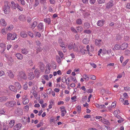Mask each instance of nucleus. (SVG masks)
<instances>
[{"label":"nucleus","instance_id":"13","mask_svg":"<svg viewBox=\"0 0 130 130\" xmlns=\"http://www.w3.org/2000/svg\"><path fill=\"white\" fill-rule=\"evenodd\" d=\"M20 35L21 37L23 38H25L27 37V34L24 31H22L21 32Z\"/></svg>","mask_w":130,"mask_h":130},{"label":"nucleus","instance_id":"9","mask_svg":"<svg viewBox=\"0 0 130 130\" xmlns=\"http://www.w3.org/2000/svg\"><path fill=\"white\" fill-rule=\"evenodd\" d=\"M26 17L25 15L21 14L19 16L18 19L20 21H25L26 20Z\"/></svg>","mask_w":130,"mask_h":130},{"label":"nucleus","instance_id":"8","mask_svg":"<svg viewBox=\"0 0 130 130\" xmlns=\"http://www.w3.org/2000/svg\"><path fill=\"white\" fill-rule=\"evenodd\" d=\"M22 126V125L20 123L17 124L13 127V129L14 130H19L21 128Z\"/></svg>","mask_w":130,"mask_h":130},{"label":"nucleus","instance_id":"3","mask_svg":"<svg viewBox=\"0 0 130 130\" xmlns=\"http://www.w3.org/2000/svg\"><path fill=\"white\" fill-rule=\"evenodd\" d=\"M16 104V103L14 101L7 102L5 103V105L8 107H11Z\"/></svg>","mask_w":130,"mask_h":130},{"label":"nucleus","instance_id":"28","mask_svg":"<svg viewBox=\"0 0 130 130\" xmlns=\"http://www.w3.org/2000/svg\"><path fill=\"white\" fill-rule=\"evenodd\" d=\"M57 62L58 63L60 64L61 63V60L59 56H57L56 57Z\"/></svg>","mask_w":130,"mask_h":130},{"label":"nucleus","instance_id":"64","mask_svg":"<svg viewBox=\"0 0 130 130\" xmlns=\"http://www.w3.org/2000/svg\"><path fill=\"white\" fill-rule=\"evenodd\" d=\"M124 89L125 90L130 91V87H124Z\"/></svg>","mask_w":130,"mask_h":130},{"label":"nucleus","instance_id":"30","mask_svg":"<svg viewBox=\"0 0 130 130\" xmlns=\"http://www.w3.org/2000/svg\"><path fill=\"white\" fill-rule=\"evenodd\" d=\"M36 49L37 51L38 52H41L42 51V49L39 46H37L36 47Z\"/></svg>","mask_w":130,"mask_h":130},{"label":"nucleus","instance_id":"7","mask_svg":"<svg viewBox=\"0 0 130 130\" xmlns=\"http://www.w3.org/2000/svg\"><path fill=\"white\" fill-rule=\"evenodd\" d=\"M38 29L39 31H42L44 30L43 25L41 23H40L37 26Z\"/></svg>","mask_w":130,"mask_h":130},{"label":"nucleus","instance_id":"63","mask_svg":"<svg viewBox=\"0 0 130 130\" xmlns=\"http://www.w3.org/2000/svg\"><path fill=\"white\" fill-rule=\"evenodd\" d=\"M130 51L128 50H126L124 51V53L125 55H127L129 53Z\"/></svg>","mask_w":130,"mask_h":130},{"label":"nucleus","instance_id":"33","mask_svg":"<svg viewBox=\"0 0 130 130\" xmlns=\"http://www.w3.org/2000/svg\"><path fill=\"white\" fill-rule=\"evenodd\" d=\"M114 47L116 50H119L121 48V46H120L119 45L116 44L115 46Z\"/></svg>","mask_w":130,"mask_h":130},{"label":"nucleus","instance_id":"48","mask_svg":"<svg viewBox=\"0 0 130 130\" xmlns=\"http://www.w3.org/2000/svg\"><path fill=\"white\" fill-rule=\"evenodd\" d=\"M35 42V43H36V44L38 46H39L41 44L40 42L38 40H36Z\"/></svg>","mask_w":130,"mask_h":130},{"label":"nucleus","instance_id":"49","mask_svg":"<svg viewBox=\"0 0 130 130\" xmlns=\"http://www.w3.org/2000/svg\"><path fill=\"white\" fill-rule=\"evenodd\" d=\"M96 0H89L90 3L92 5L94 4Z\"/></svg>","mask_w":130,"mask_h":130},{"label":"nucleus","instance_id":"22","mask_svg":"<svg viewBox=\"0 0 130 130\" xmlns=\"http://www.w3.org/2000/svg\"><path fill=\"white\" fill-rule=\"evenodd\" d=\"M89 40L87 38H84L83 40V42L84 44H88L89 42Z\"/></svg>","mask_w":130,"mask_h":130},{"label":"nucleus","instance_id":"34","mask_svg":"<svg viewBox=\"0 0 130 130\" xmlns=\"http://www.w3.org/2000/svg\"><path fill=\"white\" fill-rule=\"evenodd\" d=\"M18 4L17 3L14 4V5H12V8L13 9H16L18 5Z\"/></svg>","mask_w":130,"mask_h":130},{"label":"nucleus","instance_id":"50","mask_svg":"<svg viewBox=\"0 0 130 130\" xmlns=\"http://www.w3.org/2000/svg\"><path fill=\"white\" fill-rule=\"evenodd\" d=\"M61 116L62 117H63L64 115L65 114L67 113V111L66 110H65L63 111H61Z\"/></svg>","mask_w":130,"mask_h":130},{"label":"nucleus","instance_id":"62","mask_svg":"<svg viewBox=\"0 0 130 130\" xmlns=\"http://www.w3.org/2000/svg\"><path fill=\"white\" fill-rule=\"evenodd\" d=\"M13 28V27L12 26L11 27L9 26L7 27V28H6L8 30H12Z\"/></svg>","mask_w":130,"mask_h":130},{"label":"nucleus","instance_id":"60","mask_svg":"<svg viewBox=\"0 0 130 130\" xmlns=\"http://www.w3.org/2000/svg\"><path fill=\"white\" fill-rule=\"evenodd\" d=\"M95 118L96 119H99V120L101 121V119H102L103 118H102V117L101 116H96L95 117Z\"/></svg>","mask_w":130,"mask_h":130},{"label":"nucleus","instance_id":"20","mask_svg":"<svg viewBox=\"0 0 130 130\" xmlns=\"http://www.w3.org/2000/svg\"><path fill=\"white\" fill-rule=\"evenodd\" d=\"M15 85L17 87L18 89H20L21 88L20 84L18 82H16L15 83Z\"/></svg>","mask_w":130,"mask_h":130},{"label":"nucleus","instance_id":"4","mask_svg":"<svg viewBox=\"0 0 130 130\" xmlns=\"http://www.w3.org/2000/svg\"><path fill=\"white\" fill-rule=\"evenodd\" d=\"M16 34H14L12 35L10 33H8L7 34V39L8 40H10L11 39L12 40H14L15 39L16 37Z\"/></svg>","mask_w":130,"mask_h":130},{"label":"nucleus","instance_id":"51","mask_svg":"<svg viewBox=\"0 0 130 130\" xmlns=\"http://www.w3.org/2000/svg\"><path fill=\"white\" fill-rule=\"evenodd\" d=\"M28 35L31 37L32 38H33L34 37V36L33 35V34L32 32H31L30 31H29L28 32Z\"/></svg>","mask_w":130,"mask_h":130},{"label":"nucleus","instance_id":"57","mask_svg":"<svg viewBox=\"0 0 130 130\" xmlns=\"http://www.w3.org/2000/svg\"><path fill=\"white\" fill-rule=\"evenodd\" d=\"M61 109V111H63L66 110V109H65V108L64 106H62L60 108Z\"/></svg>","mask_w":130,"mask_h":130},{"label":"nucleus","instance_id":"18","mask_svg":"<svg viewBox=\"0 0 130 130\" xmlns=\"http://www.w3.org/2000/svg\"><path fill=\"white\" fill-rule=\"evenodd\" d=\"M15 56L18 59L22 60L23 58L22 55L21 54L18 53L16 54Z\"/></svg>","mask_w":130,"mask_h":130},{"label":"nucleus","instance_id":"11","mask_svg":"<svg viewBox=\"0 0 130 130\" xmlns=\"http://www.w3.org/2000/svg\"><path fill=\"white\" fill-rule=\"evenodd\" d=\"M83 27L86 29H88L90 27V24L88 22L85 23L83 25Z\"/></svg>","mask_w":130,"mask_h":130},{"label":"nucleus","instance_id":"52","mask_svg":"<svg viewBox=\"0 0 130 130\" xmlns=\"http://www.w3.org/2000/svg\"><path fill=\"white\" fill-rule=\"evenodd\" d=\"M59 54L61 58H62L63 56V53L60 51H59Z\"/></svg>","mask_w":130,"mask_h":130},{"label":"nucleus","instance_id":"29","mask_svg":"<svg viewBox=\"0 0 130 130\" xmlns=\"http://www.w3.org/2000/svg\"><path fill=\"white\" fill-rule=\"evenodd\" d=\"M44 21L46 23H47L48 24H49L51 23V20L50 18H48L47 19H44Z\"/></svg>","mask_w":130,"mask_h":130},{"label":"nucleus","instance_id":"32","mask_svg":"<svg viewBox=\"0 0 130 130\" xmlns=\"http://www.w3.org/2000/svg\"><path fill=\"white\" fill-rule=\"evenodd\" d=\"M76 108L77 109V111L78 113H80L81 110V107L80 105H78L76 107Z\"/></svg>","mask_w":130,"mask_h":130},{"label":"nucleus","instance_id":"37","mask_svg":"<svg viewBox=\"0 0 130 130\" xmlns=\"http://www.w3.org/2000/svg\"><path fill=\"white\" fill-rule=\"evenodd\" d=\"M87 97L86 96H85L81 100V102H84V101H85L87 99Z\"/></svg>","mask_w":130,"mask_h":130},{"label":"nucleus","instance_id":"27","mask_svg":"<svg viewBox=\"0 0 130 130\" xmlns=\"http://www.w3.org/2000/svg\"><path fill=\"white\" fill-rule=\"evenodd\" d=\"M76 23L78 24L81 25L82 23V21L80 19H78L76 20Z\"/></svg>","mask_w":130,"mask_h":130},{"label":"nucleus","instance_id":"42","mask_svg":"<svg viewBox=\"0 0 130 130\" xmlns=\"http://www.w3.org/2000/svg\"><path fill=\"white\" fill-rule=\"evenodd\" d=\"M78 48L76 46V45H75V43L74 44L73 46V50L74 51H78Z\"/></svg>","mask_w":130,"mask_h":130},{"label":"nucleus","instance_id":"53","mask_svg":"<svg viewBox=\"0 0 130 130\" xmlns=\"http://www.w3.org/2000/svg\"><path fill=\"white\" fill-rule=\"evenodd\" d=\"M91 65L94 68H95L96 67V65L95 64L93 63H90Z\"/></svg>","mask_w":130,"mask_h":130},{"label":"nucleus","instance_id":"47","mask_svg":"<svg viewBox=\"0 0 130 130\" xmlns=\"http://www.w3.org/2000/svg\"><path fill=\"white\" fill-rule=\"evenodd\" d=\"M71 30L73 32L75 33H77V31L75 29L74 27H71Z\"/></svg>","mask_w":130,"mask_h":130},{"label":"nucleus","instance_id":"38","mask_svg":"<svg viewBox=\"0 0 130 130\" xmlns=\"http://www.w3.org/2000/svg\"><path fill=\"white\" fill-rule=\"evenodd\" d=\"M77 29L79 32H80L83 30V29L82 27L78 26L76 27Z\"/></svg>","mask_w":130,"mask_h":130},{"label":"nucleus","instance_id":"19","mask_svg":"<svg viewBox=\"0 0 130 130\" xmlns=\"http://www.w3.org/2000/svg\"><path fill=\"white\" fill-rule=\"evenodd\" d=\"M34 73L36 77L38 78L40 74V71L38 70H36L34 72Z\"/></svg>","mask_w":130,"mask_h":130},{"label":"nucleus","instance_id":"40","mask_svg":"<svg viewBox=\"0 0 130 130\" xmlns=\"http://www.w3.org/2000/svg\"><path fill=\"white\" fill-rule=\"evenodd\" d=\"M84 33H86L88 34H91V31L89 30H84Z\"/></svg>","mask_w":130,"mask_h":130},{"label":"nucleus","instance_id":"16","mask_svg":"<svg viewBox=\"0 0 130 130\" xmlns=\"http://www.w3.org/2000/svg\"><path fill=\"white\" fill-rule=\"evenodd\" d=\"M1 24L2 26H6L7 25V23L4 19H2L0 20Z\"/></svg>","mask_w":130,"mask_h":130},{"label":"nucleus","instance_id":"21","mask_svg":"<svg viewBox=\"0 0 130 130\" xmlns=\"http://www.w3.org/2000/svg\"><path fill=\"white\" fill-rule=\"evenodd\" d=\"M15 121L14 120H11L9 123V124L10 125L9 126L10 128L12 127L14 124Z\"/></svg>","mask_w":130,"mask_h":130},{"label":"nucleus","instance_id":"12","mask_svg":"<svg viewBox=\"0 0 130 130\" xmlns=\"http://www.w3.org/2000/svg\"><path fill=\"white\" fill-rule=\"evenodd\" d=\"M104 20H99L97 23V25L99 26H102L104 24Z\"/></svg>","mask_w":130,"mask_h":130},{"label":"nucleus","instance_id":"14","mask_svg":"<svg viewBox=\"0 0 130 130\" xmlns=\"http://www.w3.org/2000/svg\"><path fill=\"white\" fill-rule=\"evenodd\" d=\"M39 64L40 67V69L41 71L42 72H43V70H44L45 67L44 65L42 62H39Z\"/></svg>","mask_w":130,"mask_h":130},{"label":"nucleus","instance_id":"10","mask_svg":"<svg viewBox=\"0 0 130 130\" xmlns=\"http://www.w3.org/2000/svg\"><path fill=\"white\" fill-rule=\"evenodd\" d=\"M128 44L126 43H124L121 45V49L124 50L126 49L127 47Z\"/></svg>","mask_w":130,"mask_h":130},{"label":"nucleus","instance_id":"6","mask_svg":"<svg viewBox=\"0 0 130 130\" xmlns=\"http://www.w3.org/2000/svg\"><path fill=\"white\" fill-rule=\"evenodd\" d=\"M101 122L105 124L108 125H110V123L106 119L104 118H103L101 119Z\"/></svg>","mask_w":130,"mask_h":130},{"label":"nucleus","instance_id":"35","mask_svg":"<svg viewBox=\"0 0 130 130\" xmlns=\"http://www.w3.org/2000/svg\"><path fill=\"white\" fill-rule=\"evenodd\" d=\"M97 2L99 4H101L104 3L105 0H97Z\"/></svg>","mask_w":130,"mask_h":130},{"label":"nucleus","instance_id":"23","mask_svg":"<svg viewBox=\"0 0 130 130\" xmlns=\"http://www.w3.org/2000/svg\"><path fill=\"white\" fill-rule=\"evenodd\" d=\"M22 53L23 54H26L28 53V52L27 49L25 48L22 49Z\"/></svg>","mask_w":130,"mask_h":130},{"label":"nucleus","instance_id":"45","mask_svg":"<svg viewBox=\"0 0 130 130\" xmlns=\"http://www.w3.org/2000/svg\"><path fill=\"white\" fill-rule=\"evenodd\" d=\"M6 111L4 109H3L0 110V114H4L5 113Z\"/></svg>","mask_w":130,"mask_h":130},{"label":"nucleus","instance_id":"41","mask_svg":"<svg viewBox=\"0 0 130 130\" xmlns=\"http://www.w3.org/2000/svg\"><path fill=\"white\" fill-rule=\"evenodd\" d=\"M19 10H20L21 11H22L23 10V8L20 6L18 4V5L17 8Z\"/></svg>","mask_w":130,"mask_h":130},{"label":"nucleus","instance_id":"31","mask_svg":"<svg viewBox=\"0 0 130 130\" xmlns=\"http://www.w3.org/2000/svg\"><path fill=\"white\" fill-rule=\"evenodd\" d=\"M29 102V100L28 99H27L24 100L23 101V102L24 104L25 105L28 103Z\"/></svg>","mask_w":130,"mask_h":130},{"label":"nucleus","instance_id":"55","mask_svg":"<svg viewBox=\"0 0 130 130\" xmlns=\"http://www.w3.org/2000/svg\"><path fill=\"white\" fill-rule=\"evenodd\" d=\"M115 117L117 118L119 120L123 119L120 116L117 114H116L115 115Z\"/></svg>","mask_w":130,"mask_h":130},{"label":"nucleus","instance_id":"17","mask_svg":"<svg viewBox=\"0 0 130 130\" xmlns=\"http://www.w3.org/2000/svg\"><path fill=\"white\" fill-rule=\"evenodd\" d=\"M28 79L30 80L34 78L35 76L33 72H30L28 75Z\"/></svg>","mask_w":130,"mask_h":130},{"label":"nucleus","instance_id":"56","mask_svg":"<svg viewBox=\"0 0 130 130\" xmlns=\"http://www.w3.org/2000/svg\"><path fill=\"white\" fill-rule=\"evenodd\" d=\"M60 46H61L62 48H65V47L64 46L65 45L62 42H60Z\"/></svg>","mask_w":130,"mask_h":130},{"label":"nucleus","instance_id":"44","mask_svg":"<svg viewBox=\"0 0 130 130\" xmlns=\"http://www.w3.org/2000/svg\"><path fill=\"white\" fill-rule=\"evenodd\" d=\"M83 77H84V78L85 79L88 80L89 79V77L87 76L86 74H84L83 75Z\"/></svg>","mask_w":130,"mask_h":130},{"label":"nucleus","instance_id":"2","mask_svg":"<svg viewBox=\"0 0 130 130\" xmlns=\"http://www.w3.org/2000/svg\"><path fill=\"white\" fill-rule=\"evenodd\" d=\"M3 9L5 14H8L9 13L10 11V7L8 5V2H5L4 3V6Z\"/></svg>","mask_w":130,"mask_h":130},{"label":"nucleus","instance_id":"58","mask_svg":"<svg viewBox=\"0 0 130 130\" xmlns=\"http://www.w3.org/2000/svg\"><path fill=\"white\" fill-rule=\"evenodd\" d=\"M50 3L52 4H54L55 3V0H49Z\"/></svg>","mask_w":130,"mask_h":130},{"label":"nucleus","instance_id":"54","mask_svg":"<svg viewBox=\"0 0 130 130\" xmlns=\"http://www.w3.org/2000/svg\"><path fill=\"white\" fill-rule=\"evenodd\" d=\"M39 1H35V4L34 5V7H36L39 4Z\"/></svg>","mask_w":130,"mask_h":130},{"label":"nucleus","instance_id":"5","mask_svg":"<svg viewBox=\"0 0 130 130\" xmlns=\"http://www.w3.org/2000/svg\"><path fill=\"white\" fill-rule=\"evenodd\" d=\"M113 0H110L108 2L107 4V5L106 6V8L107 9H109L111 8L113 5Z\"/></svg>","mask_w":130,"mask_h":130},{"label":"nucleus","instance_id":"61","mask_svg":"<svg viewBox=\"0 0 130 130\" xmlns=\"http://www.w3.org/2000/svg\"><path fill=\"white\" fill-rule=\"evenodd\" d=\"M1 32L4 35L5 34H6V31L4 28H3L2 29Z\"/></svg>","mask_w":130,"mask_h":130},{"label":"nucleus","instance_id":"46","mask_svg":"<svg viewBox=\"0 0 130 130\" xmlns=\"http://www.w3.org/2000/svg\"><path fill=\"white\" fill-rule=\"evenodd\" d=\"M35 34L36 36L38 37H40L41 36V34L39 32H35Z\"/></svg>","mask_w":130,"mask_h":130},{"label":"nucleus","instance_id":"15","mask_svg":"<svg viewBox=\"0 0 130 130\" xmlns=\"http://www.w3.org/2000/svg\"><path fill=\"white\" fill-rule=\"evenodd\" d=\"M7 72L8 74V75L10 77L13 78L14 77L13 74L11 70H7Z\"/></svg>","mask_w":130,"mask_h":130},{"label":"nucleus","instance_id":"43","mask_svg":"<svg viewBox=\"0 0 130 130\" xmlns=\"http://www.w3.org/2000/svg\"><path fill=\"white\" fill-rule=\"evenodd\" d=\"M37 22L35 21L34 22L32 25H31V26H32V27H34V28L37 25Z\"/></svg>","mask_w":130,"mask_h":130},{"label":"nucleus","instance_id":"59","mask_svg":"<svg viewBox=\"0 0 130 130\" xmlns=\"http://www.w3.org/2000/svg\"><path fill=\"white\" fill-rule=\"evenodd\" d=\"M40 3L44 4L46 3V0H40Z\"/></svg>","mask_w":130,"mask_h":130},{"label":"nucleus","instance_id":"24","mask_svg":"<svg viewBox=\"0 0 130 130\" xmlns=\"http://www.w3.org/2000/svg\"><path fill=\"white\" fill-rule=\"evenodd\" d=\"M17 111L18 114H20L22 115V114L23 112L22 111V109L20 108H18L17 110Z\"/></svg>","mask_w":130,"mask_h":130},{"label":"nucleus","instance_id":"25","mask_svg":"<svg viewBox=\"0 0 130 130\" xmlns=\"http://www.w3.org/2000/svg\"><path fill=\"white\" fill-rule=\"evenodd\" d=\"M101 41V40L96 39L95 40V44L96 45H99L100 44Z\"/></svg>","mask_w":130,"mask_h":130},{"label":"nucleus","instance_id":"36","mask_svg":"<svg viewBox=\"0 0 130 130\" xmlns=\"http://www.w3.org/2000/svg\"><path fill=\"white\" fill-rule=\"evenodd\" d=\"M0 47L2 49L6 48L4 43H2L0 44Z\"/></svg>","mask_w":130,"mask_h":130},{"label":"nucleus","instance_id":"39","mask_svg":"<svg viewBox=\"0 0 130 130\" xmlns=\"http://www.w3.org/2000/svg\"><path fill=\"white\" fill-rule=\"evenodd\" d=\"M43 122L42 121H41L40 123L37 125V127H39L42 126L43 124Z\"/></svg>","mask_w":130,"mask_h":130},{"label":"nucleus","instance_id":"1","mask_svg":"<svg viewBox=\"0 0 130 130\" xmlns=\"http://www.w3.org/2000/svg\"><path fill=\"white\" fill-rule=\"evenodd\" d=\"M17 78L19 81H21L22 79L26 80L27 77L25 73L23 71L20 72L17 76Z\"/></svg>","mask_w":130,"mask_h":130},{"label":"nucleus","instance_id":"26","mask_svg":"<svg viewBox=\"0 0 130 130\" xmlns=\"http://www.w3.org/2000/svg\"><path fill=\"white\" fill-rule=\"evenodd\" d=\"M7 99V98L5 96H3L0 97V102H2L6 101Z\"/></svg>","mask_w":130,"mask_h":130}]
</instances>
